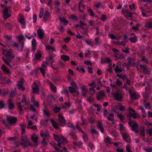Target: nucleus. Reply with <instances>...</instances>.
I'll list each match as a JSON object with an SVG mask.
<instances>
[{
    "instance_id": "f257e3e1",
    "label": "nucleus",
    "mask_w": 152,
    "mask_h": 152,
    "mask_svg": "<svg viewBox=\"0 0 152 152\" xmlns=\"http://www.w3.org/2000/svg\"><path fill=\"white\" fill-rule=\"evenodd\" d=\"M54 139L58 142L57 145L60 148H62V144L64 145L66 143V139L63 136H58L55 134H53Z\"/></svg>"
},
{
    "instance_id": "f03ea898",
    "label": "nucleus",
    "mask_w": 152,
    "mask_h": 152,
    "mask_svg": "<svg viewBox=\"0 0 152 152\" xmlns=\"http://www.w3.org/2000/svg\"><path fill=\"white\" fill-rule=\"evenodd\" d=\"M21 142L19 145H21L23 148H25L27 146H32V145L30 143L27 137L26 136H23L21 138Z\"/></svg>"
},
{
    "instance_id": "7ed1b4c3",
    "label": "nucleus",
    "mask_w": 152,
    "mask_h": 152,
    "mask_svg": "<svg viewBox=\"0 0 152 152\" xmlns=\"http://www.w3.org/2000/svg\"><path fill=\"white\" fill-rule=\"evenodd\" d=\"M2 13H3V15L4 19H7L11 16L10 11V10H8L7 7H4Z\"/></svg>"
},
{
    "instance_id": "20e7f679",
    "label": "nucleus",
    "mask_w": 152,
    "mask_h": 152,
    "mask_svg": "<svg viewBox=\"0 0 152 152\" xmlns=\"http://www.w3.org/2000/svg\"><path fill=\"white\" fill-rule=\"evenodd\" d=\"M129 124L132 126V129L133 131H135L138 128V124L135 121L131 120L130 118L129 119Z\"/></svg>"
},
{
    "instance_id": "39448f33",
    "label": "nucleus",
    "mask_w": 152,
    "mask_h": 152,
    "mask_svg": "<svg viewBox=\"0 0 152 152\" xmlns=\"http://www.w3.org/2000/svg\"><path fill=\"white\" fill-rule=\"evenodd\" d=\"M32 91L33 93L37 94L39 92V87H40L39 83L37 84L36 82H34L32 85Z\"/></svg>"
},
{
    "instance_id": "423d86ee",
    "label": "nucleus",
    "mask_w": 152,
    "mask_h": 152,
    "mask_svg": "<svg viewBox=\"0 0 152 152\" xmlns=\"http://www.w3.org/2000/svg\"><path fill=\"white\" fill-rule=\"evenodd\" d=\"M113 95L115 97V99L119 101H121L122 99L121 94L120 91L118 90L115 94H113Z\"/></svg>"
},
{
    "instance_id": "0eeeda50",
    "label": "nucleus",
    "mask_w": 152,
    "mask_h": 152,
    "mask_svg": "<svg viewBox=\"0 0 152 152\" xmlns=\"http://www.w3.org/2000/svg\"><path fill=\"white\" fill-rule=\"evenodd\" d=\"M31 138L33 142L34 143V145L37 146L38 145V137L35 134H34L32 135Z\"/></svg>"
},
{
    "instance_id": "6e6552de",
    "label": "nucleus",
    "mask_w": 152,
    "mask_h": 152,
    "mask_svg": "<svg viewBox=\"0 0 152 152\" xmlns=\"http://www.w3.org/2000/svg\"><path fill=\"white\" fill-rule=\"evenodd\" d=\"M7 120L10 124H14L16 121L17 118L15 117L10 116L7 118Z\"/></svg>"
},
{
    "instance_id": "1a4fd4ad",
    "label": "nucleus",
    "mask_w": 152,
    "mask_h": 152,
    "mask_svg": "<svg viewBox=\"0 0 152 152\" xmlns=\"http://www.w3.org/2000/svg\"><path fill=\"white\" fill-rule=\"evenodd\" d=\"M1 68L6 74L8 75L11 74V71L7 68L4 65L1 66Z\"/></svg>"
},
{
    "instance_id": "9d476101",
    "label": "nucleus",
    "mask_w": 152,
    "mask_h": 152,
    "mask_svg": "<svg viewBox=\"0 0 152 152\" xmlns=\"http://www.w3.org/2000/svg\"><path fill=\"white\" fill-rule=\"evenodd\" d=\"M123 139L127 142H130V137L129 134L124 133L123 135Z\"/></svg>"
},
{
    "instance_id": "9b49d317",
    "label": "nucleus",
    "mask_w": 152,
    "mask_h": 152,
    "mask_svg": "<svg viewBox=\"0 0 152 152\" xmlns=\"http://www.w3.org/2000/svg\"><path fill=\"white\" fill-rule=\"evenodd\" d=\"M37 33L39 38L40 39L43 38V36L44 34V32L43 29H39L37 30Z\"/></svg>"
},
{
    "instance_id": "f8f14e48",
    "label": "nucleus",
    "mask_w": 152,
    "mask_h": 152,
    "mask_svg": "<svg viewBox=\"0 0 152 152\" xmlns=\"http://www.w3.org/2000/svg\"><path fill=\"white\" fill-rule=\"evenodd\" d=\"M20 19L18 20L20 23H21L23 26L25 27L26 23L23 15L21 14L20 15Z\"/></svg>"
},
{
    "instance_id": "ddd939ff",
    "label": "nucleus",
    "mask_w": 152,
    "mask_h": 152,
    "mask_svg": "<svg viewBox=\"0 0 152 152\" xmlns=\"http://www.w3.org/2000/svg\"><path fill=\"white\" fill-rule=\"evenodd\" d=\"M3 53L4 55L8 57L13 58H14V56L11 55V52L7 50H5L3 52Z\"/></svg>"
},
{
    "instance_id": "4468645a",
    "label": "nucleus",
    "mask_w": 152,
    "mask_h": 152,
    "mask_svg": "<svg viewBox=\"0 0 152 152\" xmlns=\"http://www.w3.org/2000/svg\"><path fill=\"white\" fill-rule=\"evenodd\" d=\"M50 14L48 11L45 12L43 16V19L45 22H46L48 19L49 18Z\"/></svg>"
},
{
    "instance_id": "2eb2a0df",
    "label": "nucleus",
    "mask_w": 152,
    "mask_h": 152,
    "mask_svg": "<svg viewBox=\"0 0 152 152\" xmlns=\"http://www.w3.org/2000/svg\"><path fill=\"white\" fill-rule=\"evenodd\" d=\"M58 121L59 125L61 126L64 125L66 122V121L64 118H58Z\"/></svg>"
},
{
    "instance_id": "dca6fc26",
    "label": "nucleus",
    "mask_w": 152,
    "mask_h": 152,
    "mask_svg": "<svg viewBox=\"0 0 152 152\" xmlns=\"http://www.w3.org/2000/svg\"><path fill=\"white\" fill-rule=\"evenodd\" d=\"M99 94H97V98L98 100H100L102 99V97L104 96V93L103 91H100L99 93Z\"/></svg>"
},
{
    "instance_id": "f3484780",
    "label": "nucleus",
    "mask_w": 152,
    "mask_h": 152,
    "mask_svg": "<svg viewBox=\"0 0 152 152\" xmlns=\"http://www.w3.org/2000/svg\"><path fill=\"white\" fill-rule=\"evenodd\" d=\"M40 136L43 138V139H47V138L49 136V133L47 132H45L43 133H40Z\"/></svg>"
},
{
    "instance_id": "a211bd4d",
    "label": "nucleus",
    "mask_w": 152,
    "mask_h": 152,
    "mask_svg": "<svg viewBox=\"0 0 152 152\" xmlns=\"http://www.w3.org/2000/svg\"><path fill=\"white\" fill-rule=\"evenodd\" d=\"M8 103L9 108V109L11 110L14 107V105L11 99H8Z\"/></svg>"
},
{
    "instance_id": "6ab92c4d",
    "label": "nucleus",
    "mask_w": 152,
    "mask_h": 152,
    "mask_svg": "<svg viewBox=\"0 0 152 152\" xmlns=\"http://www.w3.org/2000/svg\"><path fill=\"white\" fill-rule=\"evenodd\" d=\"M12 46L17 48H18L19 47H20L23 48L24 46L23 43L20 42H19L18 44H17L16 43H13Z\"/></svg>"
},
{
    "instance_id": "aec40b11",
    "label": "nucleus",
    "mask_w": 152,
    "mask_h": 152,
    "mask_svg": "<svg viewBox=\"0 0 152 152\" xmlns=\"http://www.w3.org/2000/svg\"><path fill=\"white\" fill-rule=\"evenodd\" d=\"M50 121L54 127L56 129L58 128V124L55 121L51 119Z\"/></svg>"
},
{
    "instance_id": "412c9836",
    "label": "nucleus",
    "mask_w": 152,
    "mask_h": 152,
    "mask_svg": "<svg viewBox=\"0 0 152 152\" xmlns=\"http://www.w3.org/2000/svg\"><path fill=\"white\" fill-rule=\"evenodd\" d=\"M97 126L101 132L103 133L104 131V129L103 124L100 121H99L97 124Z\"/></svg>"
},
{
    "instance_id": "4be33fe9",
    "label": "nucleus",
    "mask_w": 152,
    "mask_h": 152,
    "mask_svg": "<svg viewBox=\"0 0 152 152\" xmlns=\"http://www.w3.org/2000/svg\"><path fill=\"white\" fill-rule=\"evenodd\" d=\"M23 82L22 80H20L18 84V88L20 89H21L23 91L25 90V88L23 86Z\"/></svg>"
},
{
    "instance_id": "5701e85b",
    "label": "nucleus",
    "mask_w": 152,
    "mask_h": 152,
    "mask_svg": "<svg viewBox=\"0 0 152 152\" xmlns=\"http://www.w3.org/2000/svg\"><path fill=\"white\" fill-rule=\"evenodd\" d=\"M35 59H37L41 57V54L40 51H38L35 54Z\"/></svg>"
},
{
    "instance_id": "b1692460",
    "label": "nucleus",
    "mask_w": 152,
    "mask_h": 152,
    "mask_svg": "<svg viewBox=\"0 0 152 152\" xmlns=\"http://www.w3.org/2000/svg\"><path fill=\"white\" fill-rule=\"evenodd\" d=\"M111 138L108 137H107L104 140V142L107 144H108L111 143Z\"/></svg>"
},
{
    "instance_id": "393cba45",
    "label": "nucleus",
    "mask_w": 152,
    "mask_h": 152,
    "mask_svg": "<svg viewBox=\"0 0 152 152\" xmlns=\"http://www.w3.org/2000/svg\"><path fill=\"white\" fill-rule=\"evenodd\" d=\"M111 61V60L110 59L108 58H106L104 60L102 59L101 61V63L102 64L105 63H110Z\"/></svg>"
},
{
    "instance_id": "a878e982",
    "label": "nucleus",
    "mask_w": 152,
    "mask_h": 152,
    "mask_svg": "<svg viewBox=\"0 0 152 152\" xmlns=\"http://www.w3.org/2000/svg\"><path fill=\"white\" fill-rule=\"evenodd\" d=\"M139 67H140L141 69H144V68H146L147 66L145 64H143L142 65L138 64L136 66V67L137 69H138Z\"/></svg>"
},
{
    "instance_id": "bb28decb",
    "label": "nucleus",
    "mask_w": 152,
    "mask_h": 152,
    "mask_svg": "<svg viewBox=\"0 0 152 152\" xmlns=\"http://www.w3.org/2000/svg\"><path fill=\"white\" fill-rule=\"evenodd\" d=\"M21 133L23 134L25 133L26 126L25 124H21Z\"/></svg>"
},
{
    "instance_id": "cd10ccee",
    "label": "nucleus",
    "mask_w": 152,
    "mask_h": 152,
    "mask_svg": "<svg viewBox=\"0 0 152 152\" xmlns=\"http://www.w3.org/2000/svg\"><path fill=\"white\" fill-rule=\"evenodd\" d=\"M61 58L65 61L69 60V57L68 56L65 55L61 56Z\"/></svg>"
},
{
    "instance_id": "c85d7f7f",
    "label": "nucleus",
    "mask_w": 152,
    "mask_h": 152,
    "mask_svg": "<svg viewBox=\"0 0 152 152\" xmlns=\"http://www.w3.org/2000/svg\"><path fill=\"white\" fill-rule=\"evenodd\" d=\"M129 115H128V117H129V115H131V117H133L134 119H135L137 118V116L136 115L135 112L134 113L129 112Z\"/></svg>"
},
{
    "instance_id": "c756f323",
    "label": "nucleus",
    "mask_w": 152,
    "mask_h": 152,
    "mask_svg": "<svg viewBox=\"0 0 152 152\" xmlns=\"http://www.w3.org/2000/svg\"><path fill=\"white\" fill-rule=\"evenodd\" d=\"M87 91V89L86 88H85L84 87H83L82 93L83 96H85L86 95Z\"/></svg>"
},
{
    "instance_id": "7c9ffc66",
    "label": "nucleus",
    "mask_w": 152,
    "mask_h": 152,
    "mask_svg": "<svg viewBox=\"0 0 152 152\" xmlns=\"http://www.w3.org/2000/svg\"><path fill=\"white\" fill-rule=\"evenodd\" d=\"M129 92L131 94V97L132 99L133 100H135L137 98V96L136 94L134 93H130V90L129 91Z\"/></svg>"
},
{
    "instance_id": "2f4dec72",
    "label": "nucleus",
    "mask_w": 152,
    "mask_h": 152,
    "mask_svg": "<svg viewBox=\"0 0 152 152\" xmlns=\"http://www.w3.org/2000/svg\"><path fill=\"white\" fill-rule=\"evenodd\" d=\"M129 40L132 43H134L137 41V37H131L129 38Z\"/></svg>"
},
{
    "instance_id": "473e14b6",
    "label": "nucleus",
    "mask_w": 152,
    "mask_h": 152,
    "mask_svg": "<svg viewBox=\"0 0 152 152\" xmlns=\"http://www.w3.org/2000/svg\"><path fill=\"white\" fill-rule=\"evenodd\" d=\"M68 88L69 89V90L70 92L71 93H72L74 92H76V91L74 88H73L71 86H69L68 87Z\"/></svg>"
},
{
    "instance_id": "72a5a7b5",
    "label": "nucleus",
    "mask_w": 152,
    "mask_h": 152,
    "mask_svg": "<svg viewBox=\"0 0 152 152\" xmlns=\"http://www.w3.org/2000/svg\"><path fill=\"white\" fill-rule=\"evenodd\" d=\"M114 69L115 72L116 73H120L122 71L121 69L119 68V67L118 66H116L115 68Z\"/></svg>"
},
{
    "instance_id": "f704fd0d",
    "label": "nucleus",
    "mask_w": 152,
    "mask_h": 152,
    "mask_svg": "<svg viewBox=\"0 0 152 152\" xmlns=\"http://www.w3.org/2000/svg\"><path fill=\"white\" fill-rule=\"evenodd\" d=\"M118 117L120 118L121 121H123L124 120V116L118 113L117 114Z\"/></svg>"
},
{
    "instance_id": "c9c22d12",
    "label": "nucleus",
    "mask_w": 152,
    "mask_h": 152,
    "mask_svg": "<svg viewBox=\"0 0 152 152\" xmlns=\"http://www.w3.org/2000/svg\"><path fill=\"white\" fill-rule=\"evenodd\" d=\"M50 88L52 91H53L54 92H56V87L52 83H50Z\"/></svg>"
},
{
    "instance_id": "e433bc0d",
    "label": "nucleus",
    "mask_w": 152,
    "mask_h": 152,
    "mask_svg": "<svg viewBox=\"0 0 152 152\" xmlns=\"http://www.w3.org/2000/svg\"><path fill=\"white\" fill-rule=\"evenodd\" d=\"M145 26L147 28H150L152 27V23L149 22L147 23L145 25Z\"/></svg>"
},
{
    "instance_id": "4c0bfd02",
    "label": "nucleus",
    "mask_w": 152,
    "mask_h": 152,
    "mask_svg": "<svg viewBox=\"0 0 152 152\" xmlns=\"http://www.w3.org/2000/svg\"><path fill=\"white\" fill-rule=\"evenodd\" d=\"M5 27L9 29H11L12 28V26L10 23H7L5 24Z\"/></svg>"
},
{
    "instance_id": "58836bf2",
    "label": "nucleus",
    "mask_w": 152,
    "mask_h": 152,
    "mask_svg": "<svg viewBox=\"0 0 152 152\" xmlns=\"http://www.w3.org/2000/svg\"><path fill=\"white\" fill-rule=\"evenodd\" d=\"M143 61L145 63L147 64L149 63L148 60L146 59L145 56H144L142 57V59L140 61Z\"/></svg>"
},
{
    "instance_id": "ea45409f",
    "label": "nucleus",
    "mask_w": 152,
    "mask_h": 152,
    "mask_svg": "<svg viewBox=\"0 0 152 152\" xmlns=\"http://www.w3.org/2000/svg\"><path fill=\"white\" fill-rule=\"evenodd\" d=\"M99 37H96L95 38V44L97 45H99L101 42L99 41Z\"/></svg>"
},
{
    "instance_id": "a19ab883",
    "label": "nucleus",
    "mask_w": 152,
    "mask_h": 152,
    "mask_svg": "<svg viewBox=\"0 0 152 152\" xmlns=\"http://www.w3.org/2000/svg\"><path fill=\"white\" fill-rule=\"evenodd\" d=\"M143 70V72L145 74H148L149 73V71L148 70L147 68H145L144 69H142Z\"/></svg>"
},
{
    "instance_id": "79ce46f5",
    "label": "nucleus",
    "mask_w": 152,
    "mask_h": 152,
    "mask_svg": "<svg viewBox=\"0 0 152 152\" xmlns=\"http://www.w3.org/2000/svg\"><path fill=\"white\" fill-rule=\"evenodd\" d=\"M89 92L91 95H93L95 93V90L92 88H91L89 89Z\"/></svg>"
},
{
    "instance_id": "37998d69",
    "label": "nucleus",
    "mask_w": 152,
    "mask_h": 152,
    "mask_svg": "<svg viewBox=\"0 0 152 152\" xmlns=\"http://www.w3.org/2000/svg\"><path fill=\"white\" fill-rule=\"evenodd\" d=\"M88 85L91 87L94 88H95L96 87V84L94 81H93L91 83L88 84Z\"/></svg>"
},
{
    "instance_id": "c03bdc74",
    "label": "nucleus",
    "mask_w": 152,
    "mask_h": 152,
    "mask_svg": "<svg viewBox=\"0 0 152 152\" xmlns=\"http://www.w3.org/2000/svg\"><path fill=\"white\" fill-rule=\"evenodd\" d=\"M61 109V108L57 107H55L54 108V111L56 113L58 112Z\"/></svg>"
},
{
    "instance_id": "a18cd8bd",
    "label": "nucleus",
    "mask_w": 152,
    "mask_h": 152,
    "mask_svg": "<svg viewBox=\"0 0 152 152\" xmlns=\"http://www.w3.org/2000/svg\"><path fill=\"white\" fill-rule=\"evenodd\" d=\"M71 85L74 87L75 88H77L78 86L77 85L75 84V82L72 81L70 83Z\"/></svg>"
},
{
    "instance_id": "49530a36",
    "label": "nucleus",
    "mask_w": 152,
    "mask_h": 152,
    "mask_svg": "<svg viewBox=\"0 0 152 152\" xmlns=\"http://www.w3.org/2000/svg\"><path fill=\"white\" fill-rule=\"evenodd\" d=\"M141 135L142 136H144L145 135L144 132V129L143 128H141L140 131Z\"/></svg>"
},
{
    "instance_id": "de8ad7c7",
    "label": "nucleus",
    "mask_w": 152,
    "mask_h": 152,
    "mask_svg": "<svg viewBox=\"0 0 152 152\" xmlns=\"http://www.w3.org/2000/svg\"><path fill=\"white\" fill-rule=\"evenodd\" d=\"M88 11V12L90 13V15L94 17V12L92 11L91 9H89Z\"/></svg>"
},
{
    "instance_id": "09e8293b",
    "label": "nucleus",
    "mask_w": 152,
    "mask_h": 152,
    "mask_svg": "<svg viewBox=\"0 0 152 152\" xmlns=\"http://www.w3.org/2000/svg\"><path fill=\"white\" fill-rule=\"evenodd\" d=\"M40 70L42 75H44L45 73V69L41 67L40 68Z\"/></svg>"
},
{
    "instance_id": "8fccbe9b",
    "label": "nucleus",
    "mask_w": 152,
    "mask_h": 152,
    "mask_svg": "<svg viewBox=\"0 0 152 152\" xmlns=\"http://www.w3.org/2000/svg\"><path fill=\"white\" fill-rule=\"evenodd\" d=\"M17 105L18 109L20 110V111H21L22 110V106L21 103L20 102H18Z\"/></svg>"
},
{
    "instance_id": "3c124183",
    "label": "nucleus",
    "mask_w": 152,
    "mask_h": 152,
    "mask_svg": "<svg viewBox=\"0 0 152 152\" xmlns=\"http://www.w3.org/2000/svg\"><path fill=\"white\" fill-rule=\"evenodd\" d=\"M94 105L95 107H96L97 108V111L98 112H99L100 111V108L99 105V104H94Z\"/></svg>"
},
{
    "instance_id": "603ef678",
    "label": "nucleus",
    "mask_w": 152,
    "mask_h": 152,
    "mask_svg": "<svg viewBox=\"0 0 152 152\" xmlns=\"http://www.w3.org/2000/svg\"><path fill=\"white\" fill-rule=\"evenodd\" d=\"M60 21H63L66 24L68 23V21L67 20H66L64 18H60Z\"/></svg>"
},
{
    "instance_id": "864d4df0",
    "label": "nucleus",
    "mask_w": 152,
    "mask_h": 152,
    "mask_svg": "<svg viewBox=\"0 0 152 152\" xmlns=\"http://www.w3.org/2000/svg\"><path fill=\"white\" fill-rule=\"evenodd\" d=\"M24 39V37L22 35H21L18 37V39L20 42L23 40Z\"/></svg>"
},
{
    "instance_id": "5fc2aeb1",
    "label": "nucleus",
    "mask_w": 152,
    "mask_h": 152,
    "mask_svg": "<svg viewBox=\"0 0 152 152\" xmlns=\"http://www.w3.org/2000/svg\"><path fill=\"white\" fill-rule=\"evenodd\" d=\"M120 127V130H124L125 129V128L124 126L122 124H119Z\"/></svg>"
},
{
    "instance_id": "6e6d98bb",
    "label": "nucleus",
    "mask_w": 152,
    "mask_h": 152,
    "mask_svg": "<svg viewBox=\"0 0 152 152\" xmlns=\"http://www.w3.org/2000/svg\"><path fill=\"white\" fill-rule=\"evenodd\" d=\"M4 106V104L2 101L0 100V109L3 108Z\"/></svg>"
},
{
    "instance_id": "4d7b16f0",
    "label": "nucleus",
    "mask_w": 152,
    "mask_h": 152,
    "mask_svg": "<svg viewBox=\"0 0 152 152\" xmlns=\"http://www.w3.org/2000/svg\"><path fill=\"white\" fill-rule=\"evenodd\" d=\"M33 23H35L37 19V15L36 14L33 15Z\"/></svg>"
},
{
    "instance_id": "13d9d810",
    "label": "nucleus",
    "mask_w": 152,
    "mask_h": 152,
    "mask_svg": "<svg viewBox=\"0 0 152 152\" xmlns=\"http://www.w3.org/2000/svg\"><path fill=\"white\" fill-rule=\"evenodd\" d=\"M53 147L58 152H61L63 151L62 150L59 149L57 147L55 146H53Z\"/></svg>"
},
{
    "instance_id": "bf43d9fd",
    "label": "nucleus",
    "mask_w": 152,
    "mask_h": 152,
    "mask_svg": "<svg viewBox=\"0 0 152 152\" xmlns=\"http://www.w3.org/2000/svg\"><path fill=\"white\" fill-rule=\"evenodd\" d=\"M84 64L86 65H92V64L90 61H85L84 62Z\"/></svg>"
},
{
    "instance_id": "052dcab7",
    "label": "nucleus",
    "mask_w": 152,
    "mask_h": 152,
    "mask_svg": "<svg viewBox=\"0 0 152 152\" xmlns=\"http://www.w3.org/2000/svg\"><path fill=\"white\" fill-rule=\"evenodd\" d=\"M82 28V30L83 31V33L84 34H86L88 31L87 28H86L83 27Z\"/></svg>"
},
{
    "instance_id": "680f3d73",
    "label": "nucleus",
    "mask_w": 152,
    "mask_h": 152,
    "mask_svg": "<svg viewBox=\"0 0 152 152\" xmlns=\"http://www.w3.org/2000/svg\"><path fill=\"white\" fill-rule=\"evenodd\" d=\"M107 19V17L106 15H103L102 17L100 19L103 21H104Z\"/></svg>"
},
{
    "instance_id": "e2e57ef3",
    "label": "nucleus",
    "mask_w": 152,
    "mask_h": 152,
    "mask_svg": "<svg viewBox=\"0 0 152 152\" xmlns=\"http://www.w3.org/2000/svg\"><path fill=\"white\" fill-rule=\"evenodd\" d=\"M53 3V2L52 0H49L48 2V3L47 5L48 6H51Z\"/></svg>"
},
{
    "instance_id": "0e129e2a",
    "label": "nucleus",
    "mask_w": 152,
    "mask_h": 152,
    "mask_svg": "<svg viewBox=\"0 0 152 152\" xmlns=\"http://www.w3.org/2000/svg\"><path fill=\"white\" fill-rule=\"evenodd\" d=\"M83 138L85 141H86L88 140L87 136L86 134H84L83 136Z\"/></svg>"
},
{
    "instance_id": "69168bd1",
    "label": "nucleus",
    "mask_w": 152,
    "mask_h": 152,
    "mask_svg": "<svg viewBox=\"0 0 152 152\" xmlns=\"http://www.w3.org/2000/svg\"><path fill=\"white\" fill-rule=\"evenodd\" d=\"M147 132L150 135H152V130L151 129H148L147 130Z\"/></svg>"
},
{
    "instance_id": "338daca9",
    "label": "nucleus",
    "mask_w": 152,
    "mask_h": 152,
    "mask_svg": "<svg viewBox=\"0 0 152 152\" xmlns=\"http://www.w3.org/2000/svg\"><path fill=\"white\" fill-rule=\"evenodd\" d=\"M91 133H94L95 134H97L98 132L95 129H91Z\"/></svg>"
},
{
    "instance_id": "774afa93",
    "label": "nucleus",
    "mask_w": 152,
    "mask_h": 152,
    "mask_svg": "<svg viewBox=\"0 0 152 152\" xmlns=\"http://www.w3.org/2000/svg\"><path fill=\"white\" fill-rule=\"evenodd\" d=\"M144 149L147 152H151L152 151V148H149L148 149L144 148Z\"/></svg>"
}]
</instances>
